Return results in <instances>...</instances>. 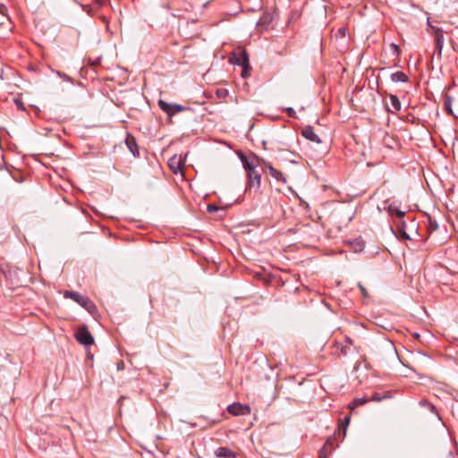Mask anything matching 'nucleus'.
<instances>
[{"label":"nucleus","mask_w":458,"mask_h":458,"mask_svg":"<svg viewBox=\"0 0 458 458\" xmlns=\"http://www.w3.org/2000/svg\"><path fill=\"white\" fill-rule=\"evenodd\" d=\"M445 109L455 118H458V98L446 95L445 98Z\"/></svg>","instance_id":"0eeeda50"},{"label":"nucleus","mask_w":458,"mask_h":458,"mask_svg":"<svg viewBox=\"0 0 458 458\" xmlns=\"http://www.w3.org/2000/svg\"><path fill=\"white\" fill-rule=\"evenodd\" d=\"M227 411L233 416L249 415L250 414V407L240 403H233L227 407Z\"/></svg>","instance_id":"423d86ee"},{"label":"nucleus","mask_w":458,"mask_h":458,"mask_svg":"<svg viewBox=\"0 0 458 458\" xmlns=\"http://www.w3.org/2000/svg\"><path fill=\"white\" fill-rule=\"evenodd\" d=\"M369 402L368 398H356L349 403L348 408L353 411L356 407L363 405Z\"/></svg>","instance_id":"a211bd4d"},{"label":"nucleus","mask_w":458,"mask_h":458,"mask_svg":"<svg viewBox=\"0 0 458 458\" xmlns=\"http://www.w3.org/2000/svg\"><path fill=\"white\" fill-rule=\"evenodd\" d=\"M74 336L76 340L83 345H91L94 343V338L86 326L78 327Z\"/></svg>","instance_id":"7ed1b4c3"},{"label":"nucleus","mask_w":458,"mask_h":458,"mask_svg":"<svg viewBox=\"0 0 458 458\" xmlns=\"http://www.w3.org/2000/svg\"><path fill=\"white\" fill-rule=\"evenodd\" d=\"M228 90L224 88H220L216 90V96L219 99H225L228 96Z\"/></svg>","instance_id":"4be33fe9"},{"label":"nucleus","mask_w":458,"mask_h":458,"mask_svg":"<svg viewBox=\"0 0 458 458\" xmlns=\"http://www.w3.org/2000/svg\"><path fill=\"white\" fill-rule=\"evenodd\" d=\"M420 404L425 408H427L428 410H429L432 413L436 414L438 416V412L437 411V408L435 407V405H433L431 403H429L428 401L427 400H421L420 402Z\"/></svg>","instance_id":"412c9836"},{"label":"nucleus","mask_w":458,"mask_h":458,"mask_svg":"<svg viewBox=\"0 0 458 458\" xmlns=\"http://www.w3.org/2000/svg\"><path fill=\"white\" fill-rule=\"evenodd\" d=\"M389 100L391 107H387L388 111L391 113L398 112L401 109V102L399 98L395 95L390 94Z\"/></svg>","instance_id":"dca6fc26"},{"label":"nucleus","mask_w":458,"mask_h":458,"mask_svg":"<svg viewBox=\"0 0 458 458\" xmlns=\"http://www.w3.org/2000/svg\"><path fill=\"white\" fill-rule=\"evenodd\" d=\"M217 209H218V208H217V207H216V206H215V205H208V210L209 212H214V211H216V210H217Z\"/></svg>","instance_id":"bb28decb"},{"label":"nucleus","mask_w":458,"mask_h":458,"mask_svg":"<svg viewBox=\"0 0 458 458\" xmlns=\"http://www.w3.org/2000/svg\"><path fill=\"white\" fill-rule=\"evenodd\" d=\"M242 78H247L250 75V66L249 64V63H247V64H243L242 65Z\"/></svg>","instance_id":"5701e85b"},{"label":"nucleus","mask_w":458,"mask_h":458,"mask_svg":"<svg viewBox=\"0 0 458 458\" xmlns=\"http://www.w3.org/2000/svg\"><path fill=\"white\" fill-rule=\"evenodd\" d=\"M391 80L394 82H407L409 78L403 72L398 71L391 74Z\"/></svg>","instance_id":"f3484780"},{"label":"nucleus","mask_w":458,"mask_h":458,"mask_svg":"<svg viewBox=\"0 0 458 458\" xmlns=\"http://www.w3.org/2000/svg\"><path fill=\"white\" fill-rule=\"evenodd\" d=\"M125 143L134 157L140 156L136 139L131 134H130V133L127 134L126 139H125Z\"/></svg>","instance_id":"9b49d317"},{"label":"nucleus","mask_w":458,"mask_h":458,"mask_svg":"<svg viewBox=\"0 0 458 458\" xmlns=\"http://www.w3.org/2000/svg\"><path fill=\"white\" fill-rule=\"evenodd\" d=\"M215 455L218 458H236V453L225 446L218 447L215 451Z\"/></svg>","instance_id":"ddd939ff"},{"label":"nucleus","mask_w":458,"mask_h":458,"mask_svg":"<svg viewBox=\"0 0 458 458\" xmlns=\"http://www.w3.org/2000/svg\"><path fill=\"white\" fill-rule=\"evenodd\" d=\"M230 60L232 63L238 64L240 66L247 64V63H249L248 55L244 49H239L233 52Z\"/></svg>","instance_id":"1a4fd4ad"},{"label":"nucleus","mask_w":458,"mask_h":458,"mask_svg":"<svg viewBox=\"0 0 458 458\" xmlns=\"http://www.w3.org/2000/svg\"><path fill=\"white\" fill-rule=\"evenodd\" d=\"M260 165H261L263 172L266 174L270 175L272 178H274L278 182L286 183L287 181H286L285 176L283 174V173L281 171L276 169L275 167H273V165L269 162L262 159L260 161Z\"/></svg>","instance_id":"f03ea898"},{"label":"nucleus","mask_w":458,"mask_h":458,"mask_svg":"<svg viewBox=\"0 0 458 458\" xmlns=\"http://www.w3.org/2000/svg\"><path fill=\"white\" fill-rule=\"evenodd\" d=\"M301 134L305 139L312 142L319 143L321 141L319 137L314 132L313 128L311 126L304 127L301 131Z\"/></svg>","instance_id":"4468645a"},{"label":"nucleus","mask_w":458,"mask_h":458,"mask_svg":"<svg viewBox=\"0 0 458 458\" xmlns=\"http://www.w3.org/2000/svg\"><path fill=\"white\" fill-rule=\"evenodd\" d=\"M184 163L185 158L182 157L181 155H174L169 160H168V166L172 170V172L175 174L181 173H183L184 169Z\"/></svg>","instance_id":"39448f33"},{"label":"nucleus","mask_w":458,"mask_h":458,"mask_svg":"<svg viewBox=\"0 0 458 458\" xmlns=\"http://www.w3.org/2000/svg\"><path fill=\"white\" fill-rule=\"evenodd\" d=\"M109 0H94L95 4H97L98 7L103 6L106 4Z\"/></svg>","instance_id":"393cba45"},{"label":"nucleus","mask_w":458,"mask_h":458,"mask_svg":"<svg viewBox=\"0 0 458 458\" xmlns=\"http://www.w3.org/2000/svg\"><path fill=\"white\" fill-rule=\"evenodd\" d=\"M334 448H335V437H330L326 440L323 447L320 449L319 454H318V458H327L331 454Z\"/></svg>","instance_id":"9d476101"},{"label":"nucleus","mask_w":458,"mask_h":458,"mask_svg":"<svg viewBox=\"0 0 458 458\" xmlns=\"http://www.w3.org/2000/svg\"><path fill=\"white\" fill-rule=\"evenodd\" d=\"M157 105L159 108L170 117L184 110L182 106L177 104H170L163 99H159Z\"/></svg>","instance_id":"20e7f679"},{"label":"nucleus","mask_w":458,"mask_h":458,"mask_svg":"<svg viewBox=\"0 0 458 458\" xmlns=\"http://www.w3.org/2000/svg\"><path fill=\"white\" fill-rule=\"evenodd\" d=\"M429 225H430V227H432L433 229H437V223H432V222H430Z\"/></svg>","instance_id":"c85d7f7f"},{"label":"nucleus","mask_w":458,"mask_h":458,"mask_svg":"<svg viewBox=\"0 0 458 458\" xmlns=\"http://www.w3.org/2000/svg\"><path fill=\"white\" fill-rule=\"evenodd\" d=\"M392 398V394L390 391H384L382 393H374L370 397H369V402H381L386 399Z\"/></svg>","instance_id":"2eb2a0df"},{"label":"nucleus","mask_w":458,"mask_h":458,"mask_svg":"<svg viewBox=\"0 0 458 458\" xmlns=\"http://www.w3.org/2000/svg\"><path fill=\"white\" fill-rule=\"evenodd\" d=\"M65 298L72 299L79 303L81 307L87 310L89 313L93 314L97 311L95 303L87 296L81 295L77 292L66 291L64 293Z\"/></svg>","instance_id":"f257e3e1"},{"label":"nucleus","mask_w":458,"mask_h":458,"mask_svg":"<svg viewBox=\"0 0 458 458\" xmlns=\"http://www.w3.org/2000/svg\"><path fill=\"white\" fill-rule=\"evenodd\" d=\"M360 290H361V293H363V295L365 296V295L367 294V292H366L365 288H364L363 286H361V285H360Z\"/></svg>","instance_id":"7c9ffc66"},{"label":"nucleus","mask_w":458,"mask_h":458,"mask_svg":"<svg viewBox=\"0 0 458 458\" xmlns=\"http://www.w3.org/2000/svg\"><path fill=\"white\" fill-rule=\"evenodd\" d=\"M404 214L405 213L403 211L396 210V215L398 217H403Z\"/></svg>","instance_id":"cd10ccee"},{"label":"nucleus","mask_w":458,"mask_h":458,"mask_svg":"<svg viewBox=\"0 0 458 458\" xmlns=\"http://www.w3.org/2000/svg\"><path fill=\"white\" fill-rule=\"evenodd\" d=\"M432 33L435 38V49L441 55V51L444 46V33L442 29L438 27L430 26Z\"/></svg>","instance_id":"6e6552de"},{"label":"nucleus","mask_w":458,"mask_h":458,"mask_svg":"<svg viewBox=\"0 0 458 458\" xmlns=\"http://www.w3.org/2000/svg\"><path fill=\"white\" fill-rule=\"evenodd\" d=\"M338 34H340L342 37H345L346 35V29L344 27H342L338 30Z\"/></svg>","instance_id":"a878e982"},{"label":"nucleus","mask_w":458,"mask_h":458,"mask_svg":"<svg viewBox=\"0 0 458 458\" xmlns=\"http://www.w3.org/2000/svg\"><path fill=\"white\" fill-rule=\"evenodd\" d=\"M285 111H286V114H287V115H288L289 117H292V118H295V117H296V113H295V111L293 110V108H292V107H287V108L285 109Z\"/></svg>","instance_id":"b1692460"},{"label":"nucleus","mask_w":458,"mask_h":458,"mask_svg":"<svg viewBox=\"0 0 458 458\" xmlns=\"http://www.w3.org/2000/svg\"><path fill=\"white\" fill-rule=\"evenodd\" d=\"M247 175L249 180V187H255L256 189H258L260 185V174L257 170H254L247 173Z\"/></svg>","instance_id":"f8f14e48"},{"label":"nucleus","mask_w":458,"mask_h":458,"mask_svg":"<svg viewBox=\"0 0 458 458\" xmlns=\"http://www.w3.org/2000/svg\"><path fill=\"white\" fill-rule=\"evenodd\" d=\"M349 422H350V417L347 416L344 418V420H342L339 425H338V433H340L341 431H343V434H344V437L346 435V431H347V427L349 425Z\"/></svg>","instance_id":"aec40b11"},{"label":"nucleus","mask_w":458,"mask_h":458,"mask_svg":"<svg viewBox=\"0 0 458 458\" xmlns=\"http://www.w3.org/2000/svg\"><path fill=\"white\" fill-rule=\"evenodd\" d=\"M240 157L247 173L256 170L255 165L250 163L243 154H242Z\"/></svg>","instance_id":"6ab92c4d"},{"label":"nucleus","mask_w":458,"mask_h":458,"mask_svg":"<svg viewBox=\"0 0 458 458\" xmlns=\"http://www.w3.org/2000/svg\"><path fill=\"white\" fill-rule=\"evenodd\" d=\"M392 47L394 48L395 52L398 53L399 52V47L395 44H392Z\"/></svg>","instance_id":"c756f323"}]
</instances>
